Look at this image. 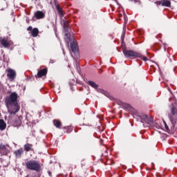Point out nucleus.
Here are the masks:
<instances>
[{
	"instance_id": "20",
	"label": "nucleus",
	"mask_w": 177,
	"mask_h": 177,
	"mask_svg": "<svg viewBox=\"0 0 177 177\" xmlns=\"http://www.w3.org/2000/svg\"><path fill=\"white\" fill-rule=\"evenodd\" d=\"M64 129H66L67 133H70V132H73V127L68 126L66 127H64Z\"/></svg>"
},
{
	"instance_id": "15",
	"label": "nucleus",
	"mask_w": 177,
	"mask_h": 177,
	"mask_svg": "<svg viewBox=\"0 0 177 177\" xmlns=\"http://www.w3.org/2000/svg\"><path fill=\"white\" fill-rule=\"evenodd\" d=\"M21 154H23V149L21 148L15 151L16 157H21Z\"/></svg>"
},
{
	"instance_id": "10",
	"label": "nucleus",
	"mask_w": 177,
	"mask_h": 177,
	"mask_svg": "<svg viewBox=\"0 0 177 177\" xmlns=\"http://www.w3.org/2000/svg\"><path fill=\"white\" fill-rule=\"evenodd\" d=\"M17 97H19V95L17 94L16 92H12L10 95V103H17Z\"/></svg>"
},
{
	"instance_id": "3",
	"label": "nucleus",
	"mask_w": 177,
	"mask_h": 177,
	"mask_svg": "<svg viewBox=\"0 0 177 177\" xmlns=\"http://www.w3.org/2000/svg\"><path fill=\"white\" fill-rule=\"evenodd\" d=\"M7 106H8L10 114H16L20 111V105L17 102H13V104H12V102L8 101L7 102Z\"/></svg>"
},
{
	"instance_id": "12",
	"label": "nucleus",
	"mask_w": 177,
	"mask_h": 177,
	"mask_svg": "<svg viewBox=\"0 0 177 177\" xmlns=\"http://www.w3.org/2000/svg\"><path fill=\"white\" fill-rule=\"evenodd\" d=\"M31 34L32 36L34 37H38V34H39V30H38V28H35L31 30Z\"/></svg>"
},
{
	"instance_id": "16",
	"label": "nucleus",
	"mask_w": 177,
	"mask_h": 177,
	"mask_svg": "<svg viewBox=\"0 0 177 177\" xmlns=\"http://www.w3.org/2000/svg\"><path fill=\"white\" fill-rule=\"evenodd\" d=\"M6 128V123L3 120H0V129L3 131Z\"/></svg>"
},
{
	"instance_id": "8",
	"label": "nucleus",
	"mask_w": 177,
	"mask_h": 177,
	"mask_svg": "<svg viewBox=\"0 0 177 177\" xmlns=\"http://www.w3.org/2000/svg\"><path fill=\"white\" fill-rule=\"evenodd\" d=\"M156 5H159L160 6H166L169 8L171 6V1L168 0H161L156 3Z\"/></svg>"
},
{
	"instance_id": "5",
	"label": "nucleus",
	"mask_w": 177,
	"mask_h": 177,
	"mask_svg": "<svg viewBox=\"0 0 177 177\" xmlns=\"http://www.w3.org/2000/svg\"><path fill=\"white\" fill-rule=\"evenodd\" d=\"M7 77L10 80V81H15V78H16V71L12 68H8L6 70Z\"/></svg>"
},
{
	"instance_id": "11",
	"label": "nucleus",
	"mask_w": 177,
	"mask_h": 177,
	"mask_svg": "<svg viewBox=\"0 0 177 177\" xmlns=\"http://www.w3.org/2000/svg\"><path fill=\"white\" fill-rule=\"evenodd\" d=\"M48 74V68H45L44 69L40 70L38 73L37 76L38 78H41V77H44V75H46Z\"/></svg>"
},
{
	"instance_id": "7",
	"label": "nucleus",
	"mask_w": 177,
	"mask_h": 177,
	"mask_svg": "<svg viewBox=\"0 0 177 177\" xmlns=\"http://www.w3.org/2000/svg\"><path fill=\"white\" fill-rule=\"evenodd\" d=\"M0 153L3 156H8V153H9V149H8V147L3 144H0Z\"/></svg>"
},
{
	"instance_id": "22",
	"label": "nucleus",
	"mask_w": 177,
	"mask_h": 177,
	"mask_svg": "<svg viewBox=\"0 0 177 177\" xmlns=\"http://www.w3.org/2000/svg\"><path fill=\"white\" fill-rule=\"evenodd\" d=\"M28 31H32V26H29L28 28H27Z\"/></svg>"
},
{
	"instance_id": "18",
	"label": "nucleus",
	"mask_w": 177,
	"mask_h": 177,
	"mask_svg": "<svg viewBox=\"0 0 177 177\" xmlns=\"http://www.w3.org/2000/svg\"><path fill=\"white\" fill-rule=\"evenodd\" d=\"M71 48L73 52H77V49H78V46H77V44L75 42H73L71 44Z\"/></svg>"
},
{
	"instance_id": "13",
	"label": "nucleus",
	"mask_w": 177,
	"mask_h": 177,
	"mask_svg": "<svg viewBox=\"0 0 177 177\" xmlns=\"http://www.w3.org/2000/svg\"><path fill=\"white\" fill-rule=\"evenodd\" d=\"M15 127H20L21 125V119L19 117H17L14 121Z\"/></svg>"
},
{
	"instance_id": "19",
	"label": "nucleus",
	"mask_w": 177,
	"mask_h": 177,
	"mask_svg": "<svg viewBox=\"0 0 177 177\" xmlns=\"http://www.w3.org/2000/svg\"><path fill=\"white\" fill-rule=\"evenodd\" d=\"M88 85H90V86H92V88H94V89H97V88H99V86L96 84V83H95L94 82L88 81Z\"/></svg>"
},
{
	"instance_id": "2",
	"label": "nucleus",
	"mask_w": 177,
	"mask_h": 177,
	"mask_svg": "<svg viewBox=\"0 0 177 177\" xmlns=\"http://www.w3.org/2000/svg\"><path fill=\"white\" fill-rule=\"evenodd\" d=\"M26 167L27 169H30V171H36L37 172L41 171V165L37 160H29L26 162Z\"/></svg>"
},
{
	"instance_id": "24",
	"label": "nucleus",
	"mask_w": 177,
	"mask_h": 177,
	"mask_svg": "<svg viewBox=\"0 0 177 177\" xmlns=\"http://www.w3.org/2000/svg\"><path fill=\"white\" fill-rule=\"evenodd\" d=\"M131 1H134V2H137L138 1V0H131Z\"/></svg>"
},
{
	"instance_id": "9",
	"label": "nucleus",
	"mask_w": 177,
	"mask_h": 177,
	"mask_svg": "<svg viewBox=\"0 0 177 177\" xmlns=\"http://www.w3.org/2000/svg\"><path fill=\"white\" fill-rule=\"evenodd\" d=\"M34 17L37 20H41V19H44V17H45V12L39 10L36 11L34 14Z\"/></svg>"
},
{
	"instance_id": "23",
	"label": "nucleus",
	"mask_w": 177,
	"mask_h": 177,
	"mask_svg": "<svg viewBox=\"0 0 177 177\" xmlns=\"http://www.w3.org/2000/svg\"><path fill=\"white\" fill-rule=\"evenodd\" d=\"M143 118H145V120H146L147 118V115H144Z\"/></svg>"
},
{
	"instance_id": "26",
	"label": "nucleus",
	"mask_w": 177,
	"mask_h": 177,
	"mask_svg": "<svg viewBox=\"0 0 177 177\" xmlns=\"http://www.w3.org/2000/svg\"><path fill=\"white\" fill-rule=\"evenodd\" d=\"M119 17H121V15H119Z\"/></svg>"
},
{
	"instance_id": "14",
	"label": "nucleus",
	"mask_w": 177,
	"mask_h": 177,
	"mask_svg": "<svg viewBox=\"0 0 177 177\" xmlns=\"http://www.w3.org/2000/svg\"><path fill=\"white\" fill-rule=\"evenodd\" d=\"M53 124L56 128H62V122L59 120H54Z\"/></svg>"
},
{
	"instance_id": "17",
	"label": "nucleus",
	"mask_w": 177,
	"mask_h": 177,
	"mask_svg": "<svg viewBox=\"0 0 177 177\" xmlns=\"http://www.w3.org/2000/svg\"><path fill=\"white\" fill-rule=\"evenodd\" d=\"M32 149V145L31 144H26L24 145V149L26 151H31Z\"/></svg>"
},
{
	"instance_id": "1",
	"label": "nucleus",
	"mask_w": 177,
	"mask_h": 177,
	"mask_svg": "<svg viewBox=\"0 0 177 177\" xmlns=\"http://www.w3.org/2000/svg\"><path fill=\"white\" fill-rule=\"evenodd\" d=\"M122 52L126 57H131L132 59H136L139 57L140 59H142V60H143L144 62H147V57L142 55V54H140V53H136L131 50H127L125 48L123 49Z\"/></svg>"
},
{
	"instance_id": "25",
	"label": "nucleus",
	"mask_w": 177,
	"mask_h": 177,
	"mask_svg": "<svg viewBox=\"0 0 177 177\" xmlns=\"http://www.w3.org/2000/svg\"><path fill=\"white\" fill-rule=\"evenodd\" d=\"M63 23L64 24V23H66V21H63Z\"/></svg>"
},
{
	"instance_id": "21",
	"label": "nucleus",
	"mask_w": 177,
	"mask_h": 177,
	"mask_svg": "<svg viewBox=\"0 0 177 177\" xmlns=\"http://www.w3.org/2000/svg\"><path fill=\"white\" fill-rule=\"evenodd\" d=\"M59 13L60 14L61 16H63V10H62V8H60V6L57 5L56 6Z\"/></svg>"
},
{
	"instance_id": "6",
	"label": "nucleus",
	"mask_w": 177,
	"mask_h": 177,
	"mask_svg": "<svg viewBox=\"0 0 177 177\" xmlns=\"http://www.w3.org/2000/svg\"><path fill=\"white\" fill-rule=\"evenodd\" d=\"M171 121L172 124H177V111L175 109H171Z\"/></svg>"
},
{
	"instance_id": "4",
	"label": "nucleus",
	"mask_w": 177,
	"mask_h": 177,
	"mask_svg": "<svg viewBox=\"0 0 177 177\" xmlns=\"http://www.w3.org/2000/svg\"><path fill=\"white\" fill-rule=\"evenodd\" d=\"M0 45H1L3 48H6L8 49H9V48H13V46H15L13 41L9 39V38L8 37H1Z\"/></svg>"
}]
</instances>
